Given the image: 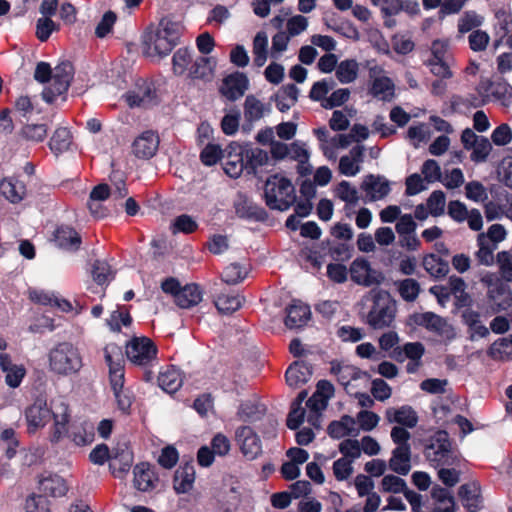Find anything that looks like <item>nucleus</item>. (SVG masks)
<instances>
[{"instance_id": "1", "label": "nucleus", "mask_w": 512, "mask_h": 512, "mask_svg": "<svg viewBox=\"0 0 512 512\" xmlns=\"http://www.w3.org/2000/svg\"><path fill=\"white\" fill-rule=\"evenodd\" d=\"M28 431L36 432L46 426L50 418H53L51 428V441L59 442L68 433L67 424L70 419L69 406L63 398H55L48 405L43 399H37L25 412Z\"/></svg>"}, {"instance_id": "2", "label": "nucleus", "mask_w": 512, "mask_h": 512, "mask_svg": "<svg viewBox=\"0 0 512 512\" xmlns=\"http://www.w3.org/2000/svg\"><path fill=\"white\" fill-rule=\"evenodd\" d=\"M181 32L179 21L168 17L161 19L157 26L148 28L143 34V54L153 61L165 58L178 44Z\"/></svg>"}, {"instance_id": "3", "label": "nucleus", "mask_w": 512, "mask_h": 512, "mask_svg": "<svg viewBox=\"0 0 512 512\" xmlns=\"http://www.w3.org/2000/svg\"><path fill=\"white\" fill-rule=\"evenodd\" d=\"M74 70L68 61L61 62L53 69L46 62L37 63L34 71V79L46 84L42 91V98L47 103H52L58 96L64 94L71 83Z\"/></svg>"}, {"instance_id": "4", "label": "nucleus", "mask_w": 512, "mask_h": 512, "mask_svg": "<svg viewBox=\"0 0 512 512\" xmlns=\"http://www.w3.org/2000/svg\"><path fill=\"white\" fill-rule=\"evenodd\" d=\"M365 299L371 302L365 318L366 324L375 330L391 327L397 313V303L391 294L383 289H372Z\"/></svg>"}, {"instance_id": "5", "label": "nucleus", "mask_w": 512, "mask_h": 512, "mask_svg": "<svg viewBox=\"0 0 512 512\" xmlns=\"http://www.w3.org/2000/svg\"><path fill=\"white\" fill-rule=\"evenodd\" d=\"M105 361L109 367L110 383L116 398L118 408L127 412L132 404L133 397L128 389H124L123 354L120 346L114 343L104 348Z\"/></svg>"}, {"instance_id": "6", "label": "nucleus", "mask_w": 512, "mask_h": 512, "mask_svg": "<svg viewBox=\"0 0 512 512\" xmlns=\"http://www.w3.org/2000/svg\"><path fill=\"white\" fill-rule=\"evenodd\" d=\"M48 369L58 376H73L83 367V358L77 346L61 342L52 347L47 355Z\"/></svg>"}, {"instance_id": "7", "label": "nucleus", "mask_w": 512, "mask_h": 512, "mask_svg": "<svg viewBox=\"0 0 512 512\" xmlns=\"http://www.w3.org/2000/svg\"><path fill=\"white\" fill-rule=\"evenodd\" d=\"M237 415L243 424L236 429V442L243 456L248 460H254L256 458L255 404L250 401L243 402Z\"/></svg>"}, {"instance_id": "8", "label": "nucleus", "mask_w": 512, "mask_h": 512, "mask_svg": "<svg viewBox=\"0 0 512 512\" xmlns=\"http://www.w3.org/2000/svg\"><path fill=\"white\" fill-rule=\"evenodd\" d=\"M390 437L396 447L392 450L388 461L389 468L398 475H407L412 468L411 465V445L409 443L411 434L408 430L394 426L391 429Z\"/></svg>"}, {"instance_id": "9", "label": "nucleus", "mask_w": 512, "mask_h": 512, "mask_svg": "<svg viewBox=\"0 0 512 512\" xmlns=\"http://www.w3.org/2000/svg\"><path fill=\"white\" fill-rule=\"evenodd\" d=\"M229 149L230 151L224 164L225 173L232 178H238L243 173L255 175V151L252 144L247 143L245 145H239L232 143Z\"/></svg>"}, {"instance_id": "10", "label": "nucleus", "mask_w": 512, "mask_h": 512, "mask_svg": "<svg viewBox=\"0 0 512 512\" xmlns=\"http://www.w3.org/2000/svg\"><path fill=\"white\" fill-rule=\"evenodd\" d=\"M264 196L267 206L278 210L288 209L296 200L295 189L291 181L278 174L267 179Z\"/></svg>"}, {"instance_id": "11", "label": "nucleus", "mask_w": 512, "mask_h": 512, "mask_svg": "<svg viewBox=\"0 0 512 512\" xmlns=\"http://www.w3.org/2000/svg\"><path fill=\"white\" fill-rule=\"evenodd\" d=\"M424 456L436 468L453 465L457 460L456 452L445 431H437L430 437L424 448Z\"/></svg>"}, {"instance_id": "12", "label": "nucleus", "mask_w": 512, "mask_h": 512, "mask_svg": "<svg viewBox=\"0 0 512 512\" xmlns=\"http://www.w3.org/2000/svg\"><path fill=\"white\" fill-rule=\"evenodd\" d=\"M157 348L148 337H134L126 344V356L134 365L146 366L155 360Z\"/></svg>"}, {"instance_id": "13", "label": "nucleus", "mask_w": 512, "mask_h": 512, "mask_svg": "<svg viewBox=\"0 0 512 512\" xmlns=\"http://www.w3.org/2000/svg\"><path fill=\"white\" fill-rule=\"evenodd\" d=\"M125 100L131 108H148L157 104L158 96L152 82L140 79L126 93Z\"/></svg>"}, {"instance_id": "14", "label": "nucleus", "mask_w": 512, "mask_h": 512, "mask_svg": "<svg viewBox=\"0 0 512 512\" xmlns=\"http://www.w3.org/2000/svg\"><path fill=\"white\" fill-rule=\"evenodd\" d=\"M370 94L382 101L390 102L395 97V85L382 66H369Z\"/></svg>"}, {"instance_id": "15", "label": "nucleus", "mask_w": 512, "mask_h": 512, "mask_svg": "<svg viewBox=\"0 0 512 512\" xmlns=\"http://www.w3.org/2000/svg\"><path fill=\"white\" fill-rule=\"evenodd\" d=\"M349 273L353 282L365 287L379 285L384 281L383 274L373 269L365 259H355L350 265Z\"/></svg>"}, {"instance_id": "16", "label": "nucleus", "mask_w": 512, "mask_h": 512, "mask_svg": "<svg viewBox=\"0 0 512 512\" xmlns=\"http://www.w3.org/2000/svg\"><path fill=\"white\" fill-rule=\"evenodd\" d=\"M248 88L247 76L241 72H234L223 78L219 92L228 100L236 101L245 94Z\"/></svg>"}, {"instance_id": "17", "label": "nucleus", "mask_w": 512, "mask_h": 512, "mask_svg": "<svg viewBox=\"0 0 512 512\" xmlns=\"http://www.w3.org/2000/svg\"><path fill=\"white\" fill-rule=\"evenodd\" d=\"M416 323L427 330L432 331L445 340L455 338V330L446 319L433 312H425L416 317Z\"/></svg>"}, {"instance_id": "18", "label": "nucleus", "mask_w": 512, "mask_h": 512, "mask_svg": "<svg viewBox=\"0 0 512 512\" xmlns=\"http://www.w3.org/2000/svg\"><path fill=\"white\" fill-rule=\"evenodd\" d=\"M360 189L371 202L384 199L391 191L390 182L384 176L373 174L365 176Z\"/></svg>"}, {"instance_id": "19", "label": "nucleus", "mask_w": 512, "mask_h": 512, "mask_svg": "<svg viewBox=\"0 0 512 512\" xmlns=\"http://www.w3.org/2000/svg\"><path fill=\"white\" fill-rule=\"evenodd\" d=\"M417 412L409 405L389 407L385 410V420L388 424H397L406 430L416 427L418 423Z\"/></svg>"}, {"instance_id": "20", "label": "nucleus", "mask_w": 512, "mask_h": 512, "mask_svg": "<svg viewBox=\"0 0 512 512\" xmlns=\"http://www.w3.org/2000/svg\"><path fill=\"white\" fill-rule=\"evenodd\" d=\"M159 147V137L151 130L141 133L132 144L133 154L142 159H149L153 157Z\"/></svg>"}, {"instance_id": "21", "label": "nucleus", "mask_w": 512, "mask_h": 512, "mask_svg": "<svg viewBox=\"0 0 512 512\" xmlns=\"http://www.w3.org/2000/svg\"><path fill=\"white\" fill-rule=\"evenodd\" d=\"M0 368L5 376V383L10 388H17L26 375V369L22 364H16L7 353H0Z\"/></svg>"}, {"instance_id": "22", "label": "nucleus", "mask_w": 512, "mask_h": 512, "mask_svg": "<svg viewBox=\"0 0 512 512\" xmlns=\"http://www.w3.org/2000/svg\"><path fill=\"white\" fill-rule=\"evenodd\" d=\"M364 152L365 147L363 145H356L348 154L343 155L339 160V173L345 176H355L358 174L364 161Z\"/></svg>"}, {"instance_id": "23", "label": "nucleus", "mask_w": 512, "mask_h": 512, "mask_svg": "<svg viewBox=\"0 0 512 512\" xmlns=\"http://www.w3.org/2000/svg\"><path fill=\"white\" fill-rule=\"evenodd\" d=\"M217 67V60L215 57L200 56L193 60L189 68L188 77L195 80H203L205 82L211 81L214 77Z\"/></svg>"}, {"instance_id": "24", "label": "nucleus", "mask_w": 512, "mask_h": 512, "mask_svg": "<svg viewBox=\"0 0 512 512\" xmlns=\"http://www.w3.org/2000/svg\"><path fill=\"white\" fill-rule=\"evenodd\" d=\"M285 325L289 329L304 327L311 319L310 307L300 301H295L286 308Z\"/></svg>"}, {"instance_id": "25", "label": "nucleus", "mask_w": 512, "mask_h": 512, "mask_svg": "<svg viewBox=\"0 0 512 512\" xmlns=\"http://www.w3.org/2000/svg\"><path fill=\"white\" fill-rule=\"evenodd\" d=\"M487 299L494 312L505 311L512 307V290L504 283L487 291Z\"/></svg>"}, {"instance_id": "26", "label": "nucleus", "mask_w": 512, "mask_h": 512, "mask_svg": "<svg viewBox=\"0 0 512 512\" xmlns=\"http://www.w3.org/2000/svg\"><path fill=\"white\" fill-rule=\"evenodd\" d=\"M68 433L64 437H68L75 445L85 446L91 444L94 440V426L89 422L67 424Z\"/></svg>"}, {"instance_id": "27", "label": "nucleus", "mask_w": 512, "mask_h": 512, "mask_svg": "<svg viewBox=\"0 0 512 512\" xmlns=\"http://www.w3.org/2000/svg\"><path fill=\"white\" fill-rule=\"evenodd\" d=\"M459 497L463 506L470 512H476L482 506L481 489L476 481L460 486Z\"/></svg>"}, {"instance_id": "28", "label": "nucleus", "mask_w": 512, "mask_h": 512, "mask_svg": "<svg viewBox=\"0 0 512 512\" xmlns=\"http://www.w3.org/2000/svg\"><path fill=\"white\" fill-rule=\"evenodd\" d=\"M312 375V367L304 361L293 362L286 370V382L290 387L298 388L307 383Z\"/></svg>"}, {"instance_id": "29", "label": "nucleus", "mask_w": 512, "mask_h": 512, "mask_svg": "<svg viewBox=\"0 0 512 512\" xmlns=\"http://www.w3.org/2000/svg\"><path fill=\"white\" fill-rule=\"evenodd\" d=\"M126 194L127 191L123 182L115 183L112 190L106 184H100L91 191L90 199L88 201V208H92L94 210L96 201H103L109 196L113 197L114 199H122L126 196Z\"/></svg>"}, {"instance_id": "30", "label": "nucleus", "mask_w": 512, "mask_h": 512, "mask_svg": "<svg viewBox=\"0 0 512 512\" xmlns=\"http://www.w3.org/2000/svg\"><path fill=\"white\" fill-rule=\"evenodd\" d=\"M330 373L346 390L351 381L361 377V371L357 367L339 361L330 362Z\"/></svg>"}, {"instance_id": "31", "label": "nucleus", "mask_w": 512, "mask_h": 512, "mask_svg": "<svg viewBox=\"0 0 512 512\" xmlns=\"http://www.w3.org/2000/svg\"><path fill=\"white\" fill-rule=\"evenodd\" d=\"M183 383L182 375L174 366H168L162 368L158 375V385L159 387L167 392L174 393L176 392Z\"/></svg>"}, {"instance_id": "32", "label": "nucleus", "mask_w": 512, "mask_h": 512, "mask_svg": "<svg viewBox=\"0 0 512 512\" xmlns=\"http://www.w3.org/2000/svg\"><path fill=\"white\" fill-rule=\"evenodd\" d=\"M289 157L291 160L297 161V171L300 175L305 176L311 173L312 166L309 163L310 153L306 149L305 144L295 141L289 144Z\"/></svg>"}, {"instance_id": "33", "label": "nucleus", "mask_w": 512, "mask_h": 512, "mask_svg": "<svg viewBox=\"0 0 512 512\" xmlns=\"http://www.w3.org/2000/svg\"><path fill=\"white\" fill-rule=\"evenodd\" d=\"M0 194L11 203H18L26 195V187L18 179L5 178L0 182Z\"/></svg>"}, {"instance_id": "34", "label": "nucleus", "mask_w": 512, "mask_h": 512, "mask_svg": "<svg viewBox=\"0 0 512 512\" xmlns=\"http://www.w3.org/2000/svg\"><path fill=\"white\" fill-rule=\"evenodd\" d=\"M39 490L46 496L62 497L68 491L65 480L58 475H48L39 481Z\"/></svg>"}, {"instance_id": "35", "label": "nucleus", "mask_w": 512, "mask_h": 512, "mask_svg": "<svg viewBox=\"0 0 512 512\" xmlns=\"http://www.w3.org/2000/svg\"><path fill=\"white\" fill-rule=\"evenodd\" d=\"M134 485L140 491H149L155 486L157 478L147 463H140L134 467Z\"/></svg>"}, {"instance_id": "36", "label": "nucleus", "mask_w": 512, "mask_h": 512, "mask_svg": "<svg viewBox=\"0 0 512 512\" xmlns=\"http://www.w3.org/2000/svg\"><path fill=\"white\" fill-rule=\"evenodd\" d=\"M195 482V470L193 466L179 467L174 475L173 488L177 494L188 493Z\"/></svg>"}, {"instance_id": "37", "label": "nucleus", "mask_w": 512, "mask_h": 512, "mask_svg": "<svg viewBox=\"0 0 512 512\" xmlns=\"http://www.w3.org/2000/svg\"><path fill=\"white\" fill-rule=\"evenodd\" d=\"M203 298V293L197 284H188L181 288L177 297L176 304L181 308H191L198 305Z\"/></svg>"}, {"instance_id": "38", "label": "nucleus", "mask_w": 512, "mask_h": 512, "mask_svg": "<svg viewBox=\"0 0 512 512\" xmlns=\"http://www.w3.org/2000/svg\"><path fill=\"white\" fill-rule=\"evenodd\" d=\"M355 425V418L349 415H343L339 421H333L329 424L328 434L335 439L355 435L357 433Z\"/></svg>"}, {"instance_id": "39", "label": "nucleus", "mask_w": 512, "mask_h": 512, "mask_svg": "<svg viewBox=\"0 0 512 512\" xmlns=\"http://www.w3.org/2000/svg\"><path fill=\"white\" fill-rule=\"evenodd\" d=\"M72 144V136L67 128L59 127L52 134L49 148L56 156L68 151Z\"/></svg>"}, {"instance_id": "40", "label": "nucleus", "mask_w": 512, "mask_h": 512, "mask_svg": "<svg viewBox=\"0 0 512 512\" xmlns=\"http://www.w3.org/2000/svg\"><path fill=\"white\" fill-rule=\"evenodd\" d=\"M193 63V52L183 47L176 50L172 57V69L175 75L182 76L189 74V68Z\"/></svg>"}, {"instance_id": "41", "label": "nucleus", "mask_w": 512, "mask_h": 512, "mask_svg": "<svg viewBox=\"0 0 512 512\" xmlns=\"http://www.w3.org/2000/svg\"><path fill=\"white\" fill-rule=\"evenodd\" d=\"M425 353L424 345L420 342H409L406 343L403 348H394L391 357L398 361H403L404 358H408L411 361H421L422 356Z\"/></svg>"}, {"instance_id": "42", "label": "nucleus", "mask_w": 512, "mask_h": 512, "mask_svg": "<svg viewBox=\"0 0 512 512\" xmlns=\"http://www.w3.org/2000/svg\"><path fill=\"white\" fill-rule=\"evenodd\" d=\"M478 250L475 253V257L479 264L484 266H491L494 263V251L497 246L487 241V237L484 233H480L477 236Z\"/></svg>"}, {"instance_id": "43", "label": "nucleus", "mask_w": 512, "mask_h": 512, "mask_svg": "<svg viewBox=\"0 0 512 512\" xmlns=\"http://www.w3.org/2000/svg\"><path fill=\"white\" fill-rule=\"evenodd\" d=\"M55 240L59 247L67 250H77L81 243L78 233L70 227L58 228Z\"/></svg>"}, {"instance_id": "44", "label": "nucleus", "mask_w": 512, "mask_h": 512, "mask_svg": "<svg viewBox=\"0 0 512 512\" xmlns=\"http://www.w3.org/2000/svg\"><path fill=\"white\" fill-rule=\"evenodd\" d=\"M243 303V298L238 294H219L215 300L214 304L222 314H231L238 310Z\"/></svg>"}, {"instance_id": "45", "label": "nucleus", "mask_w": 512, "mask_h": 512, "mask_svg": "<svg viewBox=\"0 0 512 512\" xmlns=\"http://www.w3.org/2000/svg\"><path fill=\"white\" fill-rule=\"evenodd\" d=\"M299 89L294 84L282 87L281 92L276 96V106L281 112L288 111L298 101Z\"/></svg>"}, {"instance_id": "46", "label": "nucleus", "mask_w": 512, "mask_h": 512, "mask_svg": "<svg viewBox=\"0 0 512 512\" xmlns=\"http://www.w3.org/2000/svg\"><path fill=\"white\" fill-rule=\"evenodd\" d=\"M466 282L458 276H450L448 279V289L450 295H454L460 306H467L470 303V295L466 292Z\"/></svg>"}, {"instance_id": "47", "label": "nucleus", "mask_w": 512, "mask_h": 512, "mask_svg": "<svg viewBox=\"0 0 512 512\" xmlns=\"http://www.w3.org/2000/svg\"><path fill=\"white\" fill-rule=\"evenodd\" d=\"M489 355L494 360H509L512 358V334L496 340L489 348Z\"/></svg>"}, {"instance_id": "48", "label": "nucleus", "mask_w": 512, "mask_h": 512, "mask_svg": "<svg viewBox=\"0 0 512 512\" xmlns=\"http://www.w3.org/2000/svg\"><path fill=\"white\" fill-rule=\"evenodd\" d=\"M395 285L401 298L406 302H414L421 291L419 282L413 278L397 281Z\"/></svg>"}, {"instance_id": "49", "label": "nucleus", "mask_w": 512, "mask_h": 512, "mask_svg": "<svg viewBox=\"0 0 512 512\" xmlns=\"http://www.w3.org/2000/svg\"><path fill=\"white\" fill-rule=\"evenodd\" d=\"M423 267L433 277H444L449 272L448 263L434 254L424 257Z\"/></svg>"}, {"instance_id": "50", "label": "nucleus", "mask_w": 512, "mask_h": 512, "mask_svg": "<svg viewBox=\"0 0 512 512\" xmlns=\"http://www.w3.org/2000/svg\"><path fill=\"white\" fill-rule=\"evenodd\" d=\"M432 497L437 502L436 512H453L455 508L454 498L450 492L441 487H435L432 490Z\"/></svg>"}, {"instance_id": "51", "label": "nucleus", "mask_w": 512, "mask_h": 512, "mask_svg": "<svg viewBox=\"0 0 512 512\" xmlns=\"http://www.w3.org/2000/svg\"><path fill=\"white\" fill-rule=\"evenodd\" d=\"M358 70L355 60H344L336 67V77L341 83H351L357 78Z\"/></svg>"}, {"instance_id": "52", "label": "nucleus", "mask_w": 512, "mask_h": 512, "mask_svg": "<svg viewBox=\"0 0 512 512\" xmlns=\"http://www.w3.org/2000/svg\"><path fill=\"white\" fill-rule=\"evenodd\" d=\"M335 195L347 205H356L359 201L358 190L348 181H341L336 186Z\"/></svg>"}, {"instance_id": "53", "label": "nucleus", "mask_w": 512, "mask_h": 512, "mask_svg": "<svg viewBox=\"0 0 512 512\" xmlns=\"http://www.w3.org/2000/svg\"><path fill=\"white\" fill-rule=\"evenodd\" d=\"M198 223L190 215L182 214L176 217L171 223L170 229L173 234L185 233L189 234L197 230Z\"/></svg>"}, {"instance_id": "54", "label": "nucleus", "mask_w": 512, "mask_h": 512, "mask_svg": "<svg viewBox=\"0 0 512 512\" xmlns=\"http://www.w3.org/2000/svg\"><path fill=\"white\" fill-rule=\"evenodd\" d=\"M256 120V97L249 95L244 104V120L241 126L242 132L249 133L253 130Z\"/></svg>"}, {"instance_id": "55", "label": "nucleus", "mask_w": 512, "mask_h": 512, "mask_svg": "<svg viewBox=\"0 0 512 512\" xmlns=\"http://www.w3.org/2000/svg\"><path fill=\"white\" fill-rule=\"evenodd\" d=\"M496 263L499 276L503 282H512V254L508 251L498 252Z\"/></svg>"}, {"instance_id": "56", "label": "nucleus", "mask_w": 512, "mask_h": 512, "mask_svg": "<svg viewBox=\"0 0 512 512\" xmlns=\"http://www.w3.org/2000/svg\"><path fill=\"white\" fill-rule=\"evenodd\" d=\"M111 266L103 260H96L92 266V277L98 285H104L113 278Z\"/></svg>"}, {"instance_id": "57", "label": "nucleus", "mask_w": 512, "mask_h": 512, "mask_svg": "<svg viewBox=\"0 0 512 512\" xmlns=\"http://www.w3.org/2000/svg\"><path fill=\"white\" fill-rule=\"evenodd\" d=\"M471 150L470 159L475 163H482L488 159L492 151V144L488 138L481 136Z\"/></svg>"}, {"instance_id": "58", "label": "nucleus", "mask_w": 512, "mask_h": 512, "mask_svg": "<svg viewBox=\"0 0 512 512\" xmlns=\"http://www.w3.org/2000/svg\"><path fill=\"white\" fill-rule=\"evenodd\" d=\"M223 158V149L220 145L210 143L200 153L201 162L205 166H213Z\"/></svg>"}, {"instance_id": "59", "label": "nucleus", "mask_w": 512, "mask_h": 512, "mask_svg": "<svg viewBox=\"0 0 512 512\" xmlns=\"http://www.w3.org/2000/svg\"><path fill=\"white\" fill-rule=\"evenodd\" d=\"M236 214L245 219H251L255 215V206L252 199L244 194H239L234 204Z\"/></svg>"}, {"instance_id": "60", "label": "nucleus", "mask_w": 512, "mask_h": 512, "mask_svg": "<svg viewBox=\"0 0 512 512\" xmlns=\"http://www.w3.org/2000/svg\"><path fill=\"white\" fill-rule=\"evenodd\" d=\"M465 196L474 202H484L488 199L487 190L479 181H471L465 185Z\"/></svg>"}, {"instance_id": "61", "label": "nucleus", "mask_w": 512, "mask_h": 512, "mask_svg": "<svg viewBox=\"0 0 512 512\" xmlns=\"http://www.w3.org/2000/svg\"><path fill=\"white\" fill-rule=\"evenodd\" d=\"M355 420L356 423L359 424L360 429L368 432L377 427L380 421V417L375 412L369 410H361L358 412Z\"/></svg>"}, {"instance_id": "62", "label": "nucleus", "mask_w": 512, "mask_h": 512, "mask_svg": "<svg viewBox=\"0 0 512 512\" xmlns=\"http://www.w3.org/2000/svg\"><path fill=\"white\" fill-rule=\"evenodd\" d=\"M247 271L239 264L232 263L228 265L223 273L222 280L227 284H236L246 277Z\"/></svg>"}, {"instance_id": "63", "label": "nucleus", "mask_w": 512, "mask_h": 512, "mask_svg": "<svg viewBox=\"0 0 512 512\" xmlns=\"http://www.w3.org/2000/svg\"><path fill=\"white\" fill-rule=\"evenodd\" d=\"M446 203L445 194L440 191H434L431 193L427 200V208L429 213L433 216H440L444 213Z\"/></svg>"}, {"instance_id": "64", "label": "nucleus", "mask_w": 512, "mask_h": 512, "mask_svg": "<svg viewBox=\"0 0 512 512\" xmlns=\"http://www.w3.org/2000/svg\"><path fill=\"white\" fill-rule=\"evenodd\" d=\"M26 512H50V503L43 495H32L26 499Z\"/></svg>"}]
</instances>
